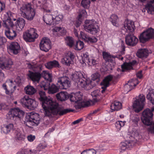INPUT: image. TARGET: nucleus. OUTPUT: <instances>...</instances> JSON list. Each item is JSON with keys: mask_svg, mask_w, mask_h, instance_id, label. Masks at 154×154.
Wrapping results in <instances>:
<instances>
[{"mask_svg": "<svg viewBox=\"0 0 154 154\" xmlns=\"http://www.w3.org/2000/svg\"><path fill=\"white\" fill-rule=\"evenodd\" d=\"M39 99L41 102L42 106L44 109V113L46 116L52 118L55 116H62L68 113L72 112L73 110L69 109H63L59 107L58 103L48 98L45 92L40 91Z\"/></svg>", "mask_w": 154, "mask_h": 154, "instance_id": "nucleus-1", "label": "nucleus"}, {"mask_svg": "<svg viewBox=\"0 0 154 154\" xmlns=\"http://www.w3.org/2000/svg\"><path fill=\"white\" fill-rule=\"evenodd\" d=\"M112 78L113 76L112 75H109L106 77L101 83L100 84L102 86L101 93L103 94L102 95H101L100 90L98 89L96 90L91 92V95L94 102L100 101L102 99L103 96L104 97L105 94H107L108 91H106V89L109 86V82Z\"/></svg>", "mask_w": 154, "mask_h": 154, "instance_id": "nucleus-2", "label": "nucleus"}, {"mask_svg": "<svg viewBox=\"0 0 154 154\" xmlns=\"http://www.w3.org/2000/svg\"><path fill=\"white\" fill-rule=\"evenodd\" d=\"M153 113L148 108L145 109L142 113L141 119L144 124L150 126L148 128V131L151 134H154V121L153 122Z\"/></svg>", "mask_w": 154, "mask_h": 154, "instance_id": "nucleus-3", "label": "nucleus"}, {"mask_svg": "<svg viewBox=\"0 0 154 154\" xmlns=\"http://www.w3.org/2000/svg\"><path fill=\"white\" fill-rule=\"evenodd\" d=\"M20 10L21 16L29 21L32 20L35 14V10L32 8L30 3L23 5Z\"/></svg>", "mask_w": 154, "mask_h": 154, "instance_id": "nucleus-4", "label": "nucleus"}, {"mask_svg": "<svg viewBox=\"0 0 154 154\" xmlns=\"http://www.w3.org/2000/svg\"><path fill=\"white\" fill-rule=\"evenodd\" d=\"M82 97L83 96L78 92L72 94L70 96V100L71 102L77 103V104L75 106L76 109L89 106L91 105L89 101L82 100Z\"/></svg>", "mask_w": 154, "mask_h": 154, "instance_id": "nucleus-5", "label": "nucleus"}, {"mask_svg": "<svg viewBox=\"0 0 154 154\" xmlns=\"http://www.w3.org/2000/svg\"><path fill=\"white\" fill-rule=\"evenodd\" d=\"M40 119L39 115L38 113H33L26 116L24 124L29 128H32L33 126H37L39 124Z\"/></svg>", "mask_w": 154, "mask_h": 154, "instance_id": "nucleus-6", "label": "nucleus"}, {"mask_svg": "<svg viewBox=\"0 0 154 154\" xmlns=\"http://www.w3.org/2000/svg\"><path fill=\"white\" fill-rule=\"evenodd\" d=\"M84 28L86 32L93 35L97 32L99 29L97 23L94 20H85Z\"/></svg>", "mask_w": 154, "mask_h": 154, "instance_id": "nucleus-7", "label": "nucleus"}, {"mask_svg": "<svg viewBox=\"0 0 154 154\" xmlns=\"http://www.w3.org/2000/svg\"><path fill=\"white\" fill-rule=\"evenodd\" d=\"M145 100V96L143 94H139L136 97L133 105L134 111L138 113L143 109Z\"/></svg>", "mask_w": 154, "mask_h": 154, "instance_id": "nucleus-8", "label": "nucleus"}, {"mask_svg": "<svg viewBox=\"0 0 154 154\" xmlns=\"http://www.w3.org/2000/svg\"><path fill=\"white\" fill-rule=\"evenodd\" d=\"M154 38V29L151 27L149 28L141 33L139 37L140 42L145 43L150 39Z\"/></svg>", "mask_w": 154, "mask_h": 154, "instance_id": "nucleus-9", "label": "nucleus"}, {"mask_svg": "<svg viewBox=\"0 0 154 154\" xmlns=\"http://www.w3.org/2000/svg\"><path fill=\"white\" fill-rule=\"evenodd\" d=\"M38 37L36 30L33 28L30 29L23 34V38L26 42H33Z\"/></svg>", "mask_w": 154, "mask_h": 154, "instance_id": "nucleus-10", "label": "nucleus"}, {"mask_svg": "<svg viewBox=\"0 0 154 154\" xmlns=\"http://www.w3.org/2000/svg\"><path fill=\"white\" fill-rule=\"evenodd\" d=\"M57 84L60 89H65L70 87L71 85L69 79L66 76L58 78Z\"/></svg>", "mask_w": 154, "mask_h": 154, "instance_id": "nucleus-11", "label": "nucleus"}, {"mask_svg": "<svg viewBox=\"0 0 154 154\" xmlns=\"http://www.w3.org/2000/svg\"><path fill=\"white\" fill-rule=\"evenodd\" d=\"M24 112L19 108L12 109L8 112V114L11 118L15 121H20L24 114Z\"/></svg>", "mask_w": 154, "mask_h": 154, "instance_id": "nucleus-12", "label": "nucleus"}, {"mask_svg": "<svg viewBox=\"0 0 154 154\" xmlns=\"http://www.w3.org/2000/svg\"><path fill=\"white\" fill-rule=\"evenodd\" d=\"M74 56L71 52L69 51L66 54L64 57L61 59V62L62 64L67 66H70L73 64Z\"/></svg>", "mask_w": 154, "mask_h": 154, "instance_id": "nucleus-13", "label": "nucleus"}, {"mask_svg": "<svg viewBox=\"0 0 154 154\" xmlns=\"http://www.w3.org/2000/svg\"><path fill=\"white\" fill-rule=\"evenodd\" d=\"M51 42L47 38H43L39 45L40 49L44 51L47 52L51 48Z\"/></svg>", "mask_w": 154, "mask_h": 154, "instance_id": "nucleus-14", "label": "nucleus"}, {"mask_svg": "<svg viewBox=\"0 0 154 154\" xmlns=\"http://www.w3.org/2000/svg\"><path fill=\"white\" fill-rule=\"evenodd\" d=\"M138 41V38L132 34L129 33L126 36V43L128 45L134 46L137 44Z\"/></svg>", "mask_w": 154, "mask_h": 154, "instance_id": "nucleus-15", "label": "nucleus"}, {"mask_svg": "<svg viewBox=\"0 0 154 154\" xmlns=\"http://www.w3.org/2000/svg\"><path fill=\"white\" fill-rule=\"evenodd\" d=\"M77 84L78 86L84 88L87 90L91 89L95 85V84L93 83V82H87L86 80H84L82 78L80 79V81Z\"/></svg>", "mask_w": 154, "mask_h": 154, "instance_id": "nucleus-16", "label": "nucleus"}, {"mask_svg": "<svg viewBox=\"0 0 154 154\" xmlns=\"http://www.w3.org/2000/svg\"><path fill=\"white\" fill-rule=\"evenodd\" d=\"M124 27L126 29V31H129V33L133 34L135 26L134 22L130 20H125L124 22Z\"/></svg>", "mask_w": 154, "mask_h": 154, "instance_id": "nucleus-17", "label": "nucleus"}, {"mask_svg": "<svg viewBox=\"0 0 154 154\" xmlns=\"http://www.w3.org/2000/svg\"><path fill=\"white\" fill-rule=\"evenodd\" d=\"M139 83L136 79H132L129 81L124 86V88L128 92L131 91L134 87L136 86Z\"/></svg>", "mask_w": 154, "mask_h": 154, "instance_id": "nucleus-18", "label": "nucleus"}, {"mask_svg": "<svg viewBox=\"0 0 154 154\" xmlns=\"http://www.w3.org/2000/svg\"><path fill=\"white\" fill-rule=\"evenodd\" d=\"M149 52L146 48L139 49L136 53L137 56L142 59L146 58L148 56Z\"/></svg>", "mask_w": 154, "mask_h": 154, "instance_id": "nucleus-19", "label": "nucleus"}, {"mask_svg": "<svg viewBox=\"0 0 154 154\" xmlns=\"http://www.w3.org/2000/svg\"><path fill=\"white\" fill-rule=\"evenodd\" d=\"M0 61H3L2 62H0V67L2 69H9L13 64V62L10 59L8 60L5 59H1Z\"/></svg>", "mask_w": 154, "mask_h": 154, "instance_id": "nucleus-20", "label": "nucleus"}, {"mask_svg": "<svg viewBox=\"0 0 154 154\" xmlns=\"http://www.w3.org/2000/svg\"><path fill=\"white\" fill-rule=\"evenodd\" d=\"M10 51L14 54H17L20 50V47L18 43L16 42H11L9 46Z\"/></svg>", "mask_w": 154, "mask_h": 154, "instance_id": "nucleus-21", "label": "nucleus"}, {"mask_svg": "<svg viewBox=\"0 0 154 154\" xmlns=\"http://www.w3.org/2000/svg\"><path fill=\"white\" fill-rule=\"evenodd\" d=\"M28 76L29 78L34 82H39L41 77V74L39 72H33L29 71Z\"/></svg>", "mask_w": 154, "mask_h": 154, "instance_id": "nucleus-22", "label": "nucleus"}, {"mask_svg": "<svg viewBox=\"0 0 154 154\" xmlns=\"http://www.w3.org/2000/svg\"><path fill=\"white\" fill-rule=\"evenodd\" d=\"M17 32L15 29H11L5 30V33L8 38L10 40H13L16 36Z\"/></svg>", "mask_w": 154, "mask_h": 154, "instance_id": "nucleus-23", "label": "nucleus"}, {"mask_svg": "<svg viewBox=\"0 0 154 154\" xmlns=\"http://www.w3.org/2000/svg\"><path fill=\"white\" fill-rule=\"evenodd\" d=\"M80 35L82 38L88 43H95L97 41V39L96 38L94 37H89L83 32H80Z\"/></svg>", "mask_w": 154, "mask_h": 154, "instance_id": "nucleus-24", "label": "nucleus"}, {"mask_svg": "<svg viewBox=\"0 0 154 154\" xmlns=\"http://www.w3.org/2000/svg\"><path fill=\"white\" fill-rule=\"evenodd\" d=\"M137 63L136 60H133L129 63H124L121 65L122 71H125L126 70H130L133 69L132 66L135 65Z\"/></svg>", "mask_w": 154, "mask_h": 154, "instance_id": "nucleus-25", "label": "nucleus"}, {"mask_svg": "<svg viewBox=\"0 0 154 154\" xmlns=\"http://www.w3.org/2000/svg\"><path fill=\"white\" fill-rule=\"evenodd\" d=\"M25 24V20L22 18H19L17 21V23L15 25L17 27L15 29L17 31L22 30L24 28Z\"/></svg>", "mask_w": 154, "mask_h": 154, "instance_id": "nucleus-26", "label": "nucleus"}, {"mask_svg": "<svg viewBox=\"0 0 154 154\" xmlns=\"http://www.w3.org/2000/svg\"><path fill=\"white\" fill-rule=\"evenodd\" d=\"M44 21L47 25H54V18L51 14H46L43 17Z\"/></svg>", "mask_w": 154, "mask_h": 154, "instance_id": "nucleus-27", "label": "nucleus"}, {"mask_svg": "<svg viewBox=\"0 0 154 154\" xmlns=\"http://www.w3.org/2000/svg\"><path fill=\"white\" fill-rule=\"evenodd\" d=\"M71 78L74 82L77 83L80 81V79L83 78L86 80V79L83 77V74L80 72H76L72 74Z\"/></svg>", "mask_w": 154, "mask_h": 154, "instance_id": "nucleus-28", "label": "nucleus"}, {"mask_svg": "<svg viewBox=\"0 0 154 154\" xmlns=\"http://www.w3.org/2000/svg\"><path fill=\"white\" fill-rule=\"evenodd\" d=\"M57 100L60 101H65L68 98V93L66 92L61 91L56 94Z\"/></svg>", "mask_w": 154, "mask_h": 154, "instance_id": "nucleus-29", "label": "nucleus"}, {"mask_svg": "<svg viewBox=\"0 0 154 154\" xmlns=\"http://www.w3.org/2000/svg\"><path fill=\"white\" fill-rule=\"evenodd\" d=\"M32 99L29 97L28 96H25L23 98H21L20 100V103L24 107L29 108V106Z\"/></svg>", "mask_w": 154, "mask_h": 154, "instance_id": "nucleus-30", "label": "nucleus"}, {"mask_svg": "<svg viewBox=\"0 0 154 154\" xmlns=\"http://www.w3.org/2000/svg\"><path fill=\"white\" fill-rule=\"evenodd\" d=\"M45 66L47 68L51 69L53 68L59 67L60 64L58 61L54 60L45 64Z\"/></svg>", "mask_w": 154, "mask_h": 154, "instance_id": "nucleus-31", "label": "nucleus"}, {"mask_svg": "<svg viewBox=\"0 0 154 154\" xmlns=\"http://www.w3.org/2000/svg\"><path fill=\"white\" fill-rule=\"evenodd\" d=\"M3 26L8 29H15L17 27L14 25L11 19H7L3 21Z\"/></svg>", "mask_w": 154, "mask_h": 154, "instance_id": "nucleus-32", "label": "nucleus"}, {"mask_svg": "<svg viewBox=\"0 0 154 154\" xmlns=\"http://www.w3.org/2000/svg\"><path fill=\"white\" fill-rule=\"evenodd\" d=\"M14 125L12 123L4 125L2 128V131L5 134L8 133L13 129Z\"/></svg>", "mask_w": 154, "mask_h": 154, "instance_id": "nucleus-33", "label": "nucleus"}, {"mask_svg": "<svg viewBox=\"0 0 154 154\" xmlns=\"http://www.w3.org/2000/svg\"><path fill=\"white\" fill-rule=\"evenodd\" d=\"M47 144L45 142H42L39 143L36 148V150L38 153L42 154L44 152V149L47 147Z\"/></svg>", "mask_w": 154, "mask_h": 154, "instance_id": "nucleus-34", "label": "nucleus"}, {"mask_svg": "<svg viewBox=\"0 0 154 154\" xmlns=\"http://www.w3.org/2000/svg\"><path fill=\"white\" fill-rule=\"evenodd\" d=\"M146 98L149 102L154 106V90L149 89V92L146 95Z\"/></svg>", "mask_w": 154, "mask_h": 154, "instance_id": "nucleus-35", "label": "nucleus"}, {"mask_svg": "<svg viewBox=\"0 0 154 154\" xmlns=\"http://www.w3.org/2000/svg\"><path fill=\"white\" fill-rule=\"evenodd\" d=\"M15 137L16 139L22 140L24 139L25 136L22 134L19 129H17L13 130Z\"/></svg>", "mask_w": 154, "mask_h": 154, "instance_id": "nucleus-36", "label": "nucleus"}, {"mask_svg": "<svg viewBox=\"0 0 154 154\" xmlns=\"http://www.w3.org/2000/svg\"><path fill=\"white\" fill-rule=\"evenodd\" d=\"M122 108V103L119 101H114L112 103L111 106V109L112 111H118L121 109Z\"/></svg>", "mask_w": 154, "mask_h": 154, "instance_id": "nucleus-37", "label": "nucleus"}, {"mask_svg": "<svg viewBox=\"0 0 154 154\" xmlns=\"http://www.w3.org/2000/svg\"><path fill=\"white\" fill-rule=\"evenodd\" d=\"M102 55L103 58L106 62H112L113 61V58L116 57L115 56L111 55L109 53L105 51L103 52Z\"/></svg>", "mask_w": 154, "mask_h": 154, "instance_id": "nucleus-38", "label": "nucleus"}, {"mask_svg": "<svg viewBox=\"0 0 154 154\" xmlns=\"http://www.w3.org/2000/svg\"><path fill=\"white\" fill-rule=\"evenodd\" d=\"M25 91L26 94L29 95H33L36 92V89L32 86L28 85L25 87Z\"/></svg>", "mask_w": 154, "mask_h": 154, "instance_id": "nucleus-39", "label": "nucleus"}, {"mask_svg": "<svg viewBox=\"0 0 154 154\" xmlns=\"http://www.w3.org/2000/svg\"><path fill=\"white\" fill-rule=\"evenodd\" d=\"M147 12L149 14H153L154 12V0L149 2L147 4Z\"/></svg>", "mask_w": 154, "mask_h": 154, "instance_id": "nucleus-40", "label": "nucleus"}, {"mask_svg": "<svg viewBox=\"0 0 154 154\" xmlns=\"http://www.w3.org/2000/svg\"><path fill=\"white\" fill-rule=\"evenodd\" d=\"M59 87L57 85L53 84L50 86L48 90V93L49 94H54L59 91Z\"/></svg>", "mask_w": 154, "mask_h": 154, "instance_id": "nucleus-41", "label": "nucleus"}, {"mask_svg": "<svg viewBox=\"0 0 154 154\" xmlns=\"http://www.w3.org/2000/svg\"><path fill=\"white\" fill-rule=\"evenodd\" d=\"M50 83L47 81L42 82L39 84V86L41 88H43L44 90H47L49 89L50 87Z\"/></svg>", "mask_w": 154, "mask_h": 154, "instance_id": "nucleus-42", "label": "nucleus"}, {"mask_svg": "<svg viewBox=\"0 0 154 154\" xmlns=\"http://www.w3.org/2000/svg\"><path fill=\"white\" fill-rule=\"evenodd\" d=\"M118 20V17L117 15L112 14L110 16V20L112 22V24L114 26H118V25L117 23Z\"/></svg>", "mask_w": 154, "mask_h": 154, "instance_id": "nucleus-43", "label": "nucleus"}, {"mask_svg": "<svg viewBox=\"0 0 154 154\" xmlns=\"http://www.w3.org/2000/svg\"><path fill=\"white\" fill-rule=\"evenodd\" d=\"M66 43L67 45L71 47L73 45L74 41L73 38L71 37L67 36L65 38Z\"/></svg>", "mask_w": 154, "mask_h": 154, "instance_id": "nucleus-44", "label": "nucleus"}, {"mask_svg": "<svg viewBox=\"0 0 154 154\" xmlns=\"http://www.w3.org/2000/svg\"><path fill=\"white\" fill-rule=\"evenodd\" d=\"M84 47V43L80 41H77L75 45V49L77 50H81Z\"/></svg>", "mask_w": 154, "mask_h": 154, "instance_id": "nucleus-45", "label": "nucleus"}, {"mask_svg": "<svg viewBox=\"0 0 154 154\" xmlns=\"http://www.w3.org/2000/svg\"><path fill=\"white\" fill-rule=\"evenodd\" d=\"M87 63L90 66H95L99 64L98 61L95 60L93 58H90L89 61L87 60Z\"/></svg>", "mask_w": 154, "mask_h": 154, "instance_id": "nucleus-46", "label": "nucleus"}, {"mask_svg": "<svg viewBox=\"0 0 154 154\" xmlns=\"http://www.w3.org/2000/svg\"><path fill=\"white\" fill-rule=\"evenodd\" d=\"M90 0H82L81 3L82 6L85 8H88L90 6Z\"/></svg>", "mask_w": 154, "mask_h": 154, "instance_id": "nucleus-47", "label": "nucleus"}, {"mask_svg": "<svg viewBox=\"0 0 154 154\" xmlns=\"http://www.w3.org/2000/svg\"><path fill=\"white\" fill-rule=\"evenodd\" d=\"M38 105V103L36 101L32 99L31 100V102H30L29 106L28 108L32 109H33L36 108Z\"/></svg>", "mask_w": 154, "mask_h": 154, "instance_id": "nucleus-48", "label": "nucleus"}, {"mask_svg": "<svg viewBox=\"0 0 154 154\" xmlns=\"http://www.w3.org/2000/svg\"><path fill=\"white\" fill-rule=\"evenodd\" d=\"M96 152L94 149H91L84 150L81 154H96Z\"/></svg>", "mask_w": 154, "mask_h": 154, "instance_id": "nucleus-49", "label": "nucleus"}, {"mask_svg": "<svg viewBox=\"0 0 154 154\" xmlns=\"http://www.w3.org/2000/svg\"><path fill=\"white\" fill-rule=\"evenodd\" d=\"M63 16L61 15H59L57 16L54 19V24H57L60 23L63 19Z\"/></svg>", "mask_w": 154, "mask_h": 154, "instance_id": "nucleus-50", "label": "nucleus"}, {"mask_svg": "<svg viewBox=\"0 0 154 154\" xmlns=\"http://www.w3.org/2000/svg\"><path fill=\"white\" fill-rule=\"evenodd\" d=\"M44 77L45 79H50L51 77V75L47 71H43L41 75Z\"/></svg>", "mask_w": 154, "mask_h": 154, "instance_id": "nucleus-51", "label": "nucleus"}, {"mask_svg": "<svg viewBox=\"0 0 154 154\" xmlns=\"http://www.w3.org/2000/svg\"><path fill=\"white\" fill-rule=\"evenodd\" d=\"M129 144L128 141H126L125 142H121L120 143V146L122 149L125 150L129 147Z\"/></svg>", "mask_w": 154, "mask_h": 154, "instance_id": "nucleus-52", "label": "nucleus"}, {"mask_svg": "<svg viewBox=\"0 0 154 154\" xmlns=\"http://www.w3.org/2000/svg\"><path fill=\"white\" fill-rule=\"evenodd\" d=\"M25 153L26 154H36L38 153L36 149H25Z\"/></svg>", "mask_w": 154, "mask_h": 154, "instance_id": "nucleus-53", "label": "nucleus"}, {"mask_svg": "<svg viewBox=\"0 0 154 154\" xmlns=\"http://www.w3.org/2000/svg\"><path fill=\"white\" fill-rule=\"evenodd\" d=\"M129 138V139H128L127 140L128 142V144L132 143H136L137 140H136V138L134 137L132 135H128V136Z\"/></svg>", "mask_w": 154, "mask_h": 154, "instance_id": "nucleus-54", "label": "nucleus"}, {"mask_svg": "<svg viewBox=\"0 0 154 154\" xmlns=\"http://www.w3.org/2000/svg\"><path fill=\"white\" fill-rule=\"evenodd\" d=\"M125 121H118L116 122V126L118 129L120 128L121 127L125 125Z\"/></svg>", "mask_w": 154, "mask_h": 154, "instance_id": "nucleus-55", "label": "nucleus"}, {"mask_svg": "<svg viewBox=\"0 0 154 154\" xmlns=\"http://www.w3.org/2000/svg\"><path fill=\"white\" fill-rule=\"evenodd\" d=\"M88 57L89 56L88 53L86 52L85 54H83V56L82 57V61L84 63H87V62L86 61L87 60L88 61L90 59Z\"/></svg>", "mask_w": 154, "mask_h": 154, "instance_id": "nucleus-56", "label": "nucleus"}, {"mask_svg": "<svg viewBox=\"0 0 154 154\" xmlns=\"http://www.w3.org/2000/svg\"><path fill=\"white\" fill-rule=\"evenodd\" d=\"M87 14V12L85 10H82L80 12V14H79V18H81L82 17H86Z\"/></svg>", "mask_w": 154, "mask_h": 154, "instance_id": "nucleus-57", "label": "nucleus"}, {"mask_svg": "<svg viewBox=\"0 0 154 154\" xmlns=\"http://www.w3.org/2000/svg\"><path fill=\"white\" fill-rule=\"evenodd\" d=\"M8 82H10L11 83V86L13 87L15 89V88L16 87V82L15 81H13L12 80H7L6 82V83H8Z\"/></svg>", "mask_w": 154, "mask_h": 154, "instance_id": "nucleus-58", "label": "nucleus"}, {"mask_svg": "<svg viewBox=\"0 0 154 154\" xmlns=\"http://www.w3.org/2000/svg\"><path fill=\"white\" fill-rule=\"evenodd\" d=\"M92 79L94 81L97 79H99L100 77V75L98 72H96L92 75Z\"/></svg>", "mask_w": 154, "mask_h": 154, "instance_id": "nucleus-59", "label": "nucleus"}, {"mask_svg": "<svg viewBox=\"0 0 154 154\" xmlns=\"http://www.w3.org/2000/svg\"><path fill=\"white\" fill-rule=\"evenodd\" d=\"M7 40L6 38L3 37H0V45H4L6 42Z\"/></svg>", "mask_w": 154, "mask_h": 154, "instance_id": "nucleus-60", "label": "nucleus"}, {"mask_svg": "<svg viewBox=\"0 0 154 154\" xmlns=\"http://www.w3.org/2000/svg\"><path fill=\"white\" fill-rule=\"evenodd\" d=\"M132 135L137 140L138 139V136L139 135V133L137 131H134L132 133Z\"/></svg>", "mask_w": 154, "mask_h": 154, "instance_id": "nucleus-61", "label": "nucleus"}, {"mask_svg": "<svg viewBox=\"0 0 154 154\" xmlns=\"http://www.w3.org/2000/svg\"><path fill=\"white\" fill-rule=\"evenodd\" d=\"M35 137L34 135H30L27 137L28 140L30 142H32L35 139Z\"/></svg>", "mask_w": 154, "mask_h": 154, "instance_id": "nucleus-62", "label": "nucleus"}, {"mask_svg": "<svg viewBox=\"0 0 154 154\" xmlns=\"http://www.w3.org/2000/svg\"><path fill=\"white\" fill-rule=\"evenodd\" d=\"M2 88L5 90V93L7 94H10V91L7 90L5 83L3 84L2 85Z\"/></svg>", "mask_w": 154, "mask_h": 154, "instance_id": "nucleus-63", "label": "nucleus"}, {"mask_svg": "<svg viewBox=\"0 0 154 154\" xmlns=\"http://www.w3.org/2000/svg\"><path fill=\"white\" fill-rule=\"evenodd\" d=\"M43 9L46 12H50L51 10L48 9V5L47 4H45L43 5Z\"/></svg>", "mask_w": 154, "mask_h": 154, "instance_id": "nucleus-64", "label": "nucleus"}]
</instances>
